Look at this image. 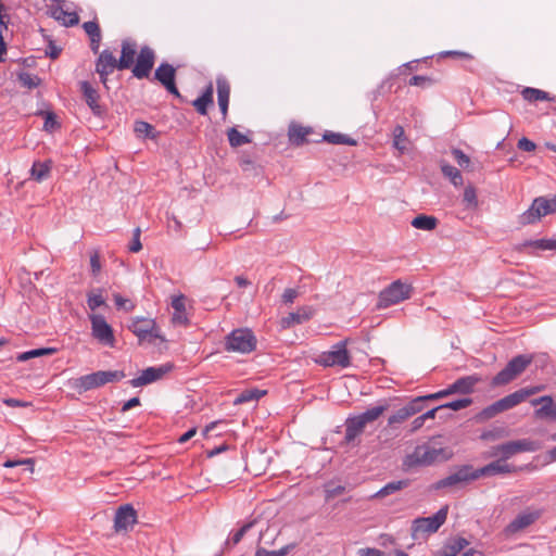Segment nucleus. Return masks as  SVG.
Instances as JSON below:
<instances>
[{"instance_id": "f257e3e1", "label": "nucleus", "mask_w": 556, "mask_h": 556, "mask_svg": "<svg viewBox=\"0 0 556 556\" xmlns=\"http://www.w3.org/2000/svg\"><path fill=\"white\" fill-rule=\"evenodd\" d=\"M518 468L502 459H496L481 468L475 469L471 465H463L455 472L440 479L433 484L435 490L466 484L478 480L481 477H489L504 473H515Z\"/></svg>"}, {"instance_id": "f03ea898", "label": "nucleus", "mask_w": 556, "mask_h": 556, "mask_svg": "<svg viewBox=\"0 0 556 556\" xmlns=\"http://www.w3.org/2000/svg\"><path fill=\"white\" fill-rule=\"evenodd\" d=\"M533 362L532 355L520 354L513 357L491 381V387H502L518 378Z\"/></svg>"}, {"instance_id": "7ed1b4c3", "label": "nucleus", "mask_w": 556, "mask_h": 556, "mask_svg": "<svg viewBox=\"0 0 556 556\" xmlns=\"http://www.w3.org/2000/svg\"><path fill=\"white\" fill-rule=\"evenodd\" d=\"M125 372L122 370H99L75 379L73 387L78 391V393H83L102 387L109 382L119 381L125 378Z\"/></svg>"}, {"instance_id": "20e7f679", "label": "nucleus", "mask_w": 556, "mask_h": 556, "mask_svg": "<svg viewBox=\"0 0 556 556\" xmlns=\"http://www.w3.org/2000/svg\"><path fill=\"white\" fill-rule=\"evenodd\" d=\"M445 459H447V454L444 448L424 444L418 445L412 454L406 456L404 465L407 467L428 466Z\"/></svg>"}, {"instance_id": "39448f33", "label": "nucleus", "mask_w": 556, "mask_h": 556, "mask_svg": "<svg viewBox=\"0 0 556 556\" xmlns=\"http://www.w3.org/2000/svg\"><path fill=\"white\" fill-rule=\"evenodd\" d=\"M256 338L248 328L232 330L225 341V349L228 352L251 353L256 348Z\"/></svg>"}, {"instance_id": "423d86ee", "label": "nucleus", "mask_w": 556, "mask_h": 556, "mask_svg": "<svg viewBox=\"0 0 556 556\" xmlns=\"http://www.w3.org/2000/svg\"><path fill=\"white\" fill-rule=\"evenodd\" d=\"M412 291V286L405 285L401 280H395L379 293L377 307L380 309L387 308L407 300L410 298Z\"/></svg>"}, {"instance_id": "0eeeda50", "label": "nucleus", "mask_w": 556, "mask_h": 556, "mask_svg": "<svg viewBox=\"0 0 556 556\" xmlns=\"http://www.w3.org/2000/svg\"><path fill=\"white\" fill-rule=\"evenodd\" d=\"M349 340L338 342L332 350L323 352L316 363L324 367H341L346 368L351 365V354L346 349Z\"/></svg>"}, {"instance_id": "6e6552de", "label": "nucleus", "mask_w": 556, "mask_h": 556, "mask_svg": "<svg viewBox=\"0 0 556 556\" xmlns=\"http://www.w3.org/2000/svg\"><path fill=\"white\" fill-rule=\"evenodd\" d=\"M448 506L440 508L435 515L431 517H420L413 521L412 536L416 540L419 534H430L439 530L445 522L447 517Z\"/></svg>"}, {"instance_id": "1a4fd4ad", "label": "nucleus", "mask_w": 556, "mask_h": 556, "mask_svg": "<svg viewBox=\"0 0 556 556\" xmlns=\"http://www.w3.org/2000/svg\"><path fill=\"white\" fill-rule=\"evenodd\" d=\"M128 328L139 338L140 341L148 340L150 343H154V340L159 339L163 343L166 342V339L160 333L153 319H134Z\"/></svg>"}, {"instance_id": "9d476101", "label": "nucleus", "mask_w": 556, "mask_h": 556, "mask_svg": "<svg viewBox=\"0 0 556 556\" xmlns=\"http://www.w3.org/2000/svg\"><path fill=\"white\" fill-rule=\"evenodd\" d=\"M155 52L149 46L141 47L136 63L132 67V75L138 79L148 78L155 63Z\"/></svg>"}, {"instance_id": "9b49d317", "label": "nucleus", "mask_w": 556, "mask_h": 556, "mask_svg": "<svg viewBox=\"0 0 556 556\" xmlns=\"http://www.w3.org/2000/svg\"><path fill=\"white\" fill-rule=\"evenodd\" d=\"M91 330L92 336L100 343L109 346H114L115 338L112 327L106 323L102 315H91Z\"/></svg>"}, {"instance_id": "f8f14e48", "label": "nucleus", "mask_w": 556, "mask_h": 556, "mask_svg": "<svg viewBox=\"0 0 556 556\" xmlns=\"http://www.w3.org/2000/svg\"><path fill=\"white\" fill-rule=\"evenodd\" d=\"M174 368L172 363L164 364L160 367H148L142 370L141 375L137 378H134L129 381V383L134 387H142L154 381L162 379L166 374H168Z\"/></svg>"}, {"instance_id": "ddd939ff", "label": "nucleus", "mask_w": 556, "mask_h": 556, "mask_svg": "<svg viewBox=\"0 0 556 556\" xmlns=\"http://www.w3.org/2000/svg\"><path fill=\"white\" fill-rule=\"evenodd\" d=\"M137 522V511L130 504L118 507L114 518V529L116 532L128 531Z\"/></svg>"}, {"instance_id": "4468645a", "label": "nucleus", "mask_w": 556, "mask_h": 556, "mask_svg": "<svg viewBox=\"0 0 556 556\" xmlns=\"http://www.w3.org/2000/svg\"><path fill=\"white\" fill-rule=\"evenodd\" d=\"M538 445L535 442L529 439H521L516 441H508L501 444L500 451H502V460L506 462L510 457L523 453V452H534L536 451Z\"/></svg>"}, {"instance_id": "2eb2a0df", "label": "nucleus", "mask_w": 556, "mask_h": 556, "mask_svg": "<svg viewBox=\"0 0 556 556\" xmlns=\"http://www.w3.org/2000/svg\"><path fill=\"white\" fill-rule=\"evenodd\" d=\"M539 391H541L540 387L522 388L496 401V403L501 413H503L517 406L518 404L526 401L529 396L535 394Z\"/></svg>"}, {"instance_id": "dca6fc26", "label": "nucleus", "mask_w": 556, "mask_h": 556, "mask_svg": "<svg viewBox=\"0 0 556 556\" xmlns=\"http://www.w3.org/2000/svg\"><path fill=\"white\" fill-rule=\"evenodd\" d=\"M118 60L113 55V53L105 49L103 50L96 62V73L99 74L101 83L106 86L108 77L115 68H117Z\"/></svg>"}, {"instance_id": "f3484780", "label": "nucleus", "mask_w": 556, "mask_h": 556, "mask_svg": "<svg viewBox=\"0 0 556 556\" xmlns=\"http://www.w3.org/2000/svg\"><path fill=\"white\" fill-rule=\"evenodd\" d=\"M531 404L533 406L541 405V407L534 412L536 418L556 420V403L552 396L543 395L532 400Z\"/></svg>"}, {"instance_id": "a211bd4d", "label": "nucleus", "mask_w": 556, "mask_h": 556, "mask_svg": "<svg viewBox=\"0 0 556 556\" xmlns=\"http://www.w3.org/2000/svg\"><path fill=\"white\" fill-rule=\"evenodd\" d=\"M344 426V442L346 444L358 445L359 441L356 440L364 432L366 425L356 415L346 418Z\"/></svg>"}, {"instance_id": "6ab92c4d", "label": "nucleus", "mask_w": 556, "mask_h": 556, "mask_svg": "<svg viewBox=\"0 0 556 556\" xmlns=\"http://www.w3.org/2000/svg\"><path fill=\"white\" fill-rule=\"evenodd\" d=\"M80 90L92 113L97 116H101L104 113V108L100 104L99 92L86 80L80 81Z\"/></svg>"}, {"instance_id": "aec40b11", "label": "nucleus", "mask_w": 556, "mask_h": 556, "mask_svg": "<svg viewBox=\"0 0 556 556\" xmlns=\"http://www.w3.org/2000/svg\"><path fill=\"white\" fill-rule=\"evenodd\" d=\"M137 42L132 39H124L122 41L121 58L118 59L117 70L130 68L137 55Z\"/></svg>"}, {"instance_id": "412c9836", "label": "nucleus", "mask_w": 556, "mask_h": 556, "mask_svg": "<svg viewBox=\"0 0 556 556\" xmlns=\"http://www.w3.org/2000/svg\"><path fill=\"white\" fill-rule=\"evenodd\" d=\"M422 409V406H419V400H412L405 406L397 409L394 414H392L388 419L389 426H394L396 424H401L412 417L413 415L419 413Z\"/></svg>"}, {"instance_id": "4be33fe9", "label": "nucleus", "mask_w": 556, "mask_h": 556, "mask_svg": "<svg viewBox=\"0 0 556 556\" xmlns=\"http://www.w3.org/2000/svg\"><path fill=\"white\" fill-rule=\"evenodd\" d=\"M541 516L539 510L523 511L519 514L507 526V531L510 533L518 532L529 526H531Z\"/></svg>"}, {"instance_id": "5701e85b", "label": "nucleus", "mask_w": 556, "mask_h": 556, "mask_svg": "<svg viewBox=\"0 0 556 556\" xmlns=\"http://www.w3.org/2000/svg\"><path fill=\"white\" fill-rule=\"evenodd\" d=\"M481 381V378L477 375L466 376L457 379L454 383L448 386L450 392L452 394H470L473 392V389L477 383Z\"/></svg>"}, {"instance_id": "b1692460", "label": "nucleus", "mask_w": 556, "mask_h": 556, "mask_svg": "<svg viewBox=\"0 0 556 556\" xmlns=\"http://www.w3.org/2000/svg\"><path fill=\"white\" fill-rule=\"evenodd\" d=\"M312 134H313V128L304 127V126H301L295 123L290 124L289 129H288V136H289L290 142L298 147L309 142V139L307 137Z\"/></svg>"}, {"instance_id": "393cba45", "label": "nucleus", "mask_w": 556, "mask_h": 556, "mask_svg": "<svg viewBox=\"0 0 556 556\" xmlns=\"http://www.w3.org/2000/svg\"><path fill=\"white\" fill-rule=\"evenodd\" d=\"M217 99L220 112L223 114V118L226 119L228 113V104H229V96H230V85L225 78H217Z\"/></svg>"}, {"instance_id": "a878e982", "label": "nucleus", "mask_w": 556, "mask_h": 556, "mask_svg": "<svg viewBox=\"0 0 556 556\" xmlns=\"http://www.w3.org/2000/svg\"><path fill=\"white\" fill-rule=\"evenodd\" d=\"M538 202H540V197L535 198L531 206L519 216L520 225L526 226L534 224L540 220L541 217L545 216V213H542L544 205H540Z\"/></svg>"}, {"instance_id": "bb28decb", "label": "nucleus", "mask_w": 556, "mask_h": 556, "mask_svg": "<svg viewBox=\"0 0 556 556\" xmlns=\"http://www.w3.org/2000/svg\"><path fill=\"white\" fill-rule=\"evenodd\" d=\"M176 68L167 63L163 62L154 72V79H156L162 86H167L175 81Z\"/></svg>"}, {"instance_id": "cd10ccee", "label": "nucleus", "mask_w": 556, "mask_h": 556, "mask_svg": "<svg viewBox=\"0 0 556 556\" xmlns=\"http://www.w3.org/2000/svg\"><path fill=\"white\" fill-rule=\"evenodd\" d=\"M468 544L469 542L464 538L450 539L442 549L437 553V556H456Z\"/></svg>"}, {"instance_id": "c85d7f7f", "label": "nucleus", "mask_w": 556, "mask_h": 556, "mask_svg": "<svg viewBox=\"0 0 556 556\" xmlns=\"http://www.w3.org/2000/svg\"><path fill=\"white\" fill-rule=\"evenodd\" d=\"M213 85L208 84L201 97L192 101V105L201 115L207 114V108L213 104Z\"/></svg>"}, {"instance_id": "c756f323", "label": "nucleus", "mask_w": 556, "mask_h": 556, "mask_svg": "<svg viewBox=\"0 0 556 556\" xmlns=\"http://www.w3.org/2000/svg\"><path fill=\"white\" fill-rule=\"evenodd\" d=\"M52 16L54 20L61 22L64 26H75L79 23V16L75 12H68L62 7L54 8L52 10Z\"/></svg>"}, {"instance_id": "7c9ffc66", "label": "nucleus", "mask_w": 556, "mask_h": 556, "mask_svg": "<svg viewBox=\"0 0 556 556\" xmlns=\"http://www.w3.org/2000/svg\"><path fill=\"white\" fill-rule=\"evenodd\" d=\"M410 484V481L408 479L399 480V481H392L387 483L383 488H381L374 497L376 498H382L388 495H391L395 492H399L405 488H407Z\"/></svg>"}, {"instance_id": "2f4dec72", "label": "nucleus", "mask_w": 556, "mask_h": 556, "mask_svg": "<svg viewBox=\"0 0 556 556\" xmlns=\"http://www.w3.org/2000/svg\"><path fill=\"white\" fill-rule=\"evenodd\" d=\"M51 167H52L51 160H48L46 162H39V161L34 162L31 169H30V176L36 181H42L49 176Z\"/></svg>"}, {"instance_id": "473e14b6", "label": "nucleus", "mask_w": 556, "mask_h": 556, "mask_svg": "<svg viewBox=\"0 0 556 556\" xmlns=\"http://www.w3.org/2000/svg\"><path fill=\"white\" fill-rule=\"evenodd\" d=\"M323 140L327 141L331 144H346V146H356L357 141L348 135L340 132L326 131L323 135Z\"/></svg>"}, {"instance_id": "72a5a7b5", "label": "nucleus", "mask_w": 556, "mask_h": 556, "mask_svg": "<svg viewBox=\"0 0 556 556\" xmlns=\"http://www.w3.org/2000/svg\"><path fill=\"white\" fill-rule=\"evenodd\" d=\"M311 313L306 309L298 311L294 313H290L287 317L282 318L281 324L282 327L289 328L294 325L302 324L311 318Z\"/></svg>"}, {"instance_id": "f704fd0d", "label": "nucleus", "mask_w": 556, "mask_h": 556, "mask_svg": "<svg viewBox=\"0 0 556 556\" xmlns=\"http://www.w3.org/2000/svg\"><path fill=\"white\" fill-rule=\"evenodd\" d=\"M438 225V219L434 216L425 214L417 215L412 220V226L421 230H433Z\"/></svg>"}, {"instance_id": "c9c22d12", "label": "nucleus", "mask_w": 556, "mask_h": 556, "mask_svg": "<svg viewBox=\"0 0 556 556\" xmlns=\"http://www.w3.org/2000/svg\"><path fill=\"white\" fill-rule=\"evenodd\" d=\"M509 435V431L506 427H493L492 429L485 430L481 433L480 439L486 442H495L501 439L507 438Z\"/></svg>"}, {"instance_id": "e433bc0d", "label": "nucleus", "mask_w": 556, "mask_h": 556, "mask_svg": "<svg viewBox=\"0 0 556 556\" xmlns=\"http://www.w3.org/2000/svg\"><path fill=\"white\" fill-rule=\"evenodd\" d=\"M387 409L388 405H379L368 408L366 412L357 416L367 426L368 424L376 421Z\"/></svg>"}, {"instance_id": "4c0bfd02", "label": "nucleus", "mask_w": 556, "mask_h": 556, "mask_svg": "<svg viewBox=\"0 0 556 556\" xmlns=\"http://www.w3.org/2000/svg\"><path fill=\"white\" fill-rule=\"evenodd\" d=\"M441 172L444 175V177L448 178L455 187L463 185V176L456 167L447 163H442Z\"/></svg>"}, {"instance_id": "58836bf2", "label": "nucleus", "mask_w": 556, "mask_h": 556, "mask_svg": "<svg viewBox=\"0 0 556 556\" xmlns=\"http://www.w3.org/2000/svg\"><path fill=\"white\" fill-rule=\"evenodd\" d=\"M265 394H266V391H262L258 389L244 390L235 399L233 404L239 405V404H243V403H248V402H252V401H257Z\"/></svg>"}, {"instance_id": "ea45409f", "label": "nucleus", "mask_w": 556, "mask_h": 556, "mask_svg": "<svg viewBox=\"0 0 556 556\" xmlns=\"http://www.w3.org/2000/svg\"><path fill=\"white\" fill-rule=\"evenodd\" d=\"M227 137L229 144L232 148H238L251 142V139L248 136L241 134L236 127H231L227 130Z\"/></svg>"}, {"instance_id": "a19ab883", "label": "nucleus", "mask_w": 556, "mask_h": 556, "mask_svg": "<svg viewBox=\"0 0 556 556\" xmlns=\"http://www.w3.org/2000/svg\"><path fill=\"white\" fill-rule=\"evenodd\" d=\"M522 96L529 102L551 101L552 100V98L549 97V93H547L546 91L535 89V88H530V87H527L523 89Z\"/></svg>"}, {"instance_id": "79ce46f5", "label": "nucleus", "mask_w": 556, "mask_h": 556, "mask_svg": "<svg viewBox=\"0 0 556 556\" xmlns=\"http://www.w3.org/2000/svg\"><path fill=\"white\" fill-rule=\"evenodd\" d=\"M55 352H56V350L53 348L35 349V350H30V351L18 354L16 359L18 362H26V361L35 358V357L53 354Z\"/></svg>"}, {"instance_id": "37998d69", "label": "nucleus", "mask_w": 556, "mask_h": 556, "mask_svg": "<svg viewBox=\"0 0 556 556\" xmlns=\"http://www.w3.org/2000/svg\"><path fill=\"white\" fill-rule=\"evenodd\" d=\"M18 81L23 87L28 89H34L40 85V78L36 75L29 74L27 72H21L17 75Z\"/></svg>"}, {"instance_id": "c03bdc74", "label": "nucleus", "mask_w": 556, "mask_h": 556, "mask_svg": "<svg viewBox=\"0 0 556 556\" xmlns=\"http://www.w3.org/2000/svg\"><path fill=\"white\" fill-rule=\"evenodd\" d=\"M294 547V543L288 544L278 551H267L264 547H258L254 556H287Z\"/></svg>"}, {"instance_id": "a18cd8bd", "label": "nucleus", "mask_w": 556, "mask_h": 556, "mask_svg": "<svg viewBox=\"0 0 556 556\" xmlns=\"http://www.w3.org/2000/svg\"><path fill=\"white\" fill-rule=\"evenodd\" d=\"M406 141L404 128L401 125L394 127L393 130V146L402 153L407 149L404 144Z\"/></svg>"}, {"instance_id": "49530a36", "label": "nucleus", "mask_w": 556, "mask_h": 556, "mask_svg": "<svg viewBox=\"0 0 556 556\" xmlns=\"http://www.w3.org/2000/svg\"><path fill=\"white\" fill-rule=\"evenodd\" d=\"M523 247H533L539 250H555L556 240L539 239L525 241Z\"/></svg>"}, {"instance_id": "de8ad7c7", "label": "nucleus", "mask_w": 556, "mask_h": 556, "mask_svg": "<svg viewBox=\"0 0 556 556\" xmlns=\"http://www.w3.org/2000/svg\"><path fill=\"white\" fill-rule=\"evenodd\" d=\"M471 403H472L471 399L464 397V399L455 400V401L445 403L443 405H440L439 408H442V410H445V409L459 410V409L470 406Z\"/></svg>"}, {"instance_id": "09e8293b", "label": "nucleus", "mask_w": 556, "mask_h": 556, "mask_svg": "<svg viewBox=\"0 0 556 556\" xmlns=\"http://www.w3.org/2000/svg\"><path fill=\"white\" fill-rule=\"evenodd\" d=\"M464 203L467 207L476 208L478 206V199L476 188L471 185H468L464 190Z\"/></svg>"}, {"instance_id": "8fccbe9b", "label": "nucleus", "mask_w": 556, "mask_h": 556, "mask_svg": "<svg viewBox=\"0 0 556 556\" xmlns=\"http://www.w3.org/2000/svg\"><path fill=\"white\" fill-rule=\"evenodd\" d=\"M501 413L498 406H497V403L494 402L493 404L486 406L485 408H483L478 415H477V420L478 421H485V420H489L493 417H495L496 415H498Z\"/></svg>"}, {"instance_id": "3c124183", "label": "nucleus", "mask_w": 556, "mask_h": 556, "mask_svg": "<svg viewBox=\"0 0 556 556\" xmlns=\"http://www.w3.org/2000/svg\"><path fill=\"white\" fill-rule=\"evenodd\" d=\"M135 131L138 135H143L147 138H155L154 127L151 124L143 121H137L135 123Z\"/></svg>"}, {"instance_id": "603ef678", "label": "nucleus", "mask_w": 556, "mask_h": 556, "mask_svg": "<svg viewBox=\"0 0 556 556\" xmlns=\"http://www.w3.org/2000/svg\"><path fill=\"white\" fill-rule=\"evenodd\" d=\"M254 523L255 521L253 520L243 525L236 533H233L231 539L226 542V546H230L231 544L237 545L245 535V533L254 526Z\"/></svg>"}, {"instance_id": "864d4df0", "label": "nucleus", "mask_w": 556, "mask_h": 556, "mask_svg": "<svg viewBox=\"0 0 556 556\" xmlns=\"http://www.w3.org/2000/svg\"><path fill=\"white\" fill-rule=\"evenodd\" d=\"M87 304H88V307L91 309V311H94L97 309L99 306H102L105 304V301L102 296V290L99 289L98 290V293H94V292H89L88 293V299H87Z\"/></svg>"}, {"instance_id": "5fc2aeb1", "label": "nucleus", "mask_w": 556, "mask_h": 556, "mask_svg": "<svg viewBox=\"0 0 556 556\" xmlns=\"http://www.w3.org/2000/svg\"><path fill=\"white\" fill-rule=\"evenodd\" d=\"M83 28L85 33L88 35L89 39L102 36L99 23L96 20L85 22L83 24Z\"/></svg>"}, {"instance_id": "6e6d98bb", "label": "nucleus", "mask_w": 556, "mask_h": 556, "mask_svg": "<svg viewBox=\"0 0 556 556\" xmlns=\"http://www.w3.org/2000/svg\"><path fill=\"white\" fill-rule=\"evenodd\" d=\"M451 153L460 167L465 169L469 167L471 163L470 157L467 154H465L460 149L453 148Z\"/></svg>"}, {"instance_id": "4d7b16f0", "label": "nucleus", "mask_w": 556, "mask_h": 556, "mask_svg": "<svg viewBox=\"0 0 556 556\" xmlns=\"http://www.w3.org/2000/svg\"><path fill=\"white\" fill-rule=\"evenodd\" d=\"M451 394L452 393L450 392V388H447V389L439 391L437 393H432V394H428V395H424V396H417V397H415V400H419V406L424 407L425 401L439 400V399L448 396Z\"/></svg>"}, {"instance_id": "13d9d810", "label": "nucleus", "mask_w": 556, "mask_h": 556, "mask_svg": "<svg viewBox=\"0 0 556 556\" xmlns=\"http://www.w3.org/2000/svg\"><path fill=\"white\" fill-rule=\"evenodd\" d=\"M540 205H544L542 213L553 214L556 212V195L553 199H546L544 197H540V202H538Z\"/></svg>"}, {"instance_id": "bf43d9fd", "label": "nucleus", "mask_w": 556, "mask_h": 556, "mask_svg": "<svg viewBox=\"0 0 556 556\" xmlns=\"http://www.w3.org/2000/svg\"><path fill=\"white\" fill-rule=\"evenodd\" d=\"M115 305L118 309H124L126 312H131L135 308V304L128 300L123 298L121 294H114Z\"/></svg>"}, {"instance_id": "052dcab7", "label": "nucleus", "mask_w": 556, "mask_h": 556, "mask_svg": "<svg viewBox=\"0 0 556 556\" xmlns=\"http://www.w3.org/2000/svg\"><path fill=\"white\" fill-rule=\"evenodd\" d=\"M40 115H45V129L52 130L55 127H59V123L56 122V116L53 112H40Z\"/></svg>"}, {"instance_id": "680f3d73", "label": "nucleus", "mask_w": 556, "mask_h": 556, "mask_svg": "<svg viewBox=\"0 0 556 556\" xmlns=\"http://www.w3.org/2000/svg\"><path fill=\"white\" fill-rule=\"evenodd\" d=\"M34 459L33 458H25V459H17V460H12V459H8L3 466L7 467V468H13V467H16V466H22V465H27L29 466V471L33 472L34 471Z\"/></svg>"}, {"instance_id": "e2e57ef3", "label": "nucleus", "mask_w": 556, "mask_h": 556, "mask_svg": "<svg viewBox=\"0 0 556 556\" xmlns=\"http://www.w3.org/2000/svg\"><path fill=\"white\" fill-rule=\"evenodd\" d=\"M90 267L92 276L97 277L101 271L100 254L93 251L90 255Z\"/></svg>"}, {"instance_id": "0e129e2a", "label": "nucleus", "mask_w": 556, "mask_h": 556, "mask_svg": "<svg viewBox=\"0 0 556 556\" xmlns=\"http://www.w3.org/2000/svg\"><path fill=\"white\" fill-rule=\"evenodd\" d=\"M140 233H141L140 228H136L134 230L132 241L129 244V251L132 253H137L142 249V244L140 242Z\"/></svg>"}, {"instance_id": "69168bd1", "label": "nucleus", "mask_w": 556, "mask_h": 556, "mask_svg": "<svg viewBox=\"0 0 556 556\" xmlns=\"http://www.w3.org/2000/svg\"><path fill=\"white\" fill-rule=\"evenodd\" d=\"M344 491L345 488L343 485L328 484L326 486V494L328 500L341 495Z\"/></svg>"}, {"instance_id": "338daca9", "label": "nucleus", "mask_w": 556, "mask_h": 556, "mask_svg": "<svg viewBox=\"0 0 556 556\" xmlns=\"http://www.w3.org/2000/svg\"><path fill=\"white\" fill-rule=\"evenodd\" d=\"M517 147H518V149H520L522 151L532 152L535 150L536 144L533 141H531L530 139L523 137V138L519 139Z\"/></svg>"}, {"instance_id": "774afa93", "label": "nucleus", "mask_w": 556, "mask_h": 556, "mask_svg": "<svg viewBox=\"0 0 556 556\" xmlns=\"http://www.w3.org/2000/svg\"><path fill=\"white\" fill-rule=\"evenodd\" d=\"M359 556H387V554L380 549L366 547L358 551Z\"/></svg>"}]
</instances>
